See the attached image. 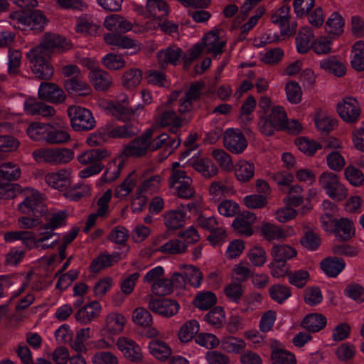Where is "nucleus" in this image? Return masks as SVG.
Instances as JSON below:
<instances>
[{
	"mask_svg": "<svg viewBox=\"0 0 364 364\" xmlns=\"http://www.w3.org/2000/svg\"><path fill=\"white\" fill-rule=\"evenodd\" d=\"M65 40L55 34H46L40 45L33 48L26 56L31 64V69L36 77L49 80L53 75V68L48 59L52 52L63 49Z\"/></svg>",
	"mask_w": 364,
	"mask_h": 364,
	"instance_id": "f257e3e1",
	"label": "nucleus"
},
{
	"mask_svg": "<svg viewBox=\"0 0 364 364\" xmlns=\"http://www.w3.org/2000/svg\"><path fill=\"white\" fill-rule=\"evenodd\" d=\"M318 184L325 191L326 194L333 200L343 201L348 195V188L336 173L323 172L318 177Z\"/></svg>",
	"mask_w": 364,
	"mask_h": 364,
	"instance_id": "f03ea898",
	"label": "nucleus"
},
{
	"mask_svg": "<svg viewBox=\"0 0 364 364\" xmlns=\"http://www.w3.org/2000/svg\"><path fill=\"white\" fill-rule=\"evenodd\" d=\"M168 183L176 195L184 199L192 198L195 195L193 179L186 171H174L171 173Z\"/></svg>",
	"mask_w": 364,
	"mask_h": 364,
	"instance_id": "7ed1b4c3",
	"label": "nucleus"
},
{
	"mask_svg": "<svg viewBox=\"0 0 364 364\" xmlns=\"http://www.w3.org/2000/svg\"><path fill=\"white\" fill-rule=\"evenodd\" d=\"M23 200L18 205V210L26 215H42L46 210L41 195L33 188H26L23 192Z\"/></svg>",
	"mask_w": 364,
	"mask_h": 364,
	"instance_id": "20e7f679",
	"label": "nucleus"
},
{
	"mask_svg": "<svg viewBox=\"0 0 364 364\" xmlns=\"http://www.w3.org/2000/svg\"><path fill=\"white\" fill-rule=\"evenodd\" d=\"M71 126L75 131L90 130L95 126L96 122L91 112L78 107L71 106L68 109Z\"/></svg>",
	"mask_w": 364,
	"mask_h": 364,
	"instance_id": "39448f33",
	"label": "nucleus"
},
{
	"mask_svg": "<svg viewBox=\"0 0 364 364\" xmlns=\"http://www.w3.org/2000/svg\"><path fill=\"white\" fill-rule=\"evenodd\" d=\"M103 25L107 30L118 33H127L133 29L134 33H141L151 28L149 23L141 26H134L129 21L118 14L107 16L105 18Z\"/></svg>",
	"mask_w": 364,
	"mask_h": 364,
	"instance_id": "423d86ee",
	"label": "nucleus"
},
{
	"mask_svg": "<svg viewBox=\"0 0 364 364\" xmlns=\"http://www.w3.org/2000/svg\"><path fill=\"white\" fill-rule=\"evenodd\" d=\"M134 9L144 17L157 22L161 21L170 12L168 5L164 0H147L145 7L135 5Z\"/></svg>",
	"mask_w": 364,
	"mask_h": 364,
	"instance_id": "0eeeda50",
	"label": "nucleus"
},
{
	"mask_svg": "<svg viewBox=\"0 0 364 364\" xmlns=\"http://www.w3.org/2000/svg\"><path fill=\"white\" fill-rule=\"evenodd\" d=\"M336 111L340 117L346 123H356L360 118L361 109L357 100L346 97L338 102Z\"/></svg>",
	"mask_w": 364,
	"mask_h": 364,
	"instance_id": "6e6552de",
	"label": "nucleus"
},
{
	"mask_svg": "<svg viewBox=\"0 0 364 364\" xmlns=\"http://www.w3.org/2000/svg\"><path fill=\"white\" fill-rule=\"evenodd\" d=\"M184 168L191 166L196 171L205 178H211L218 173V168L213 164L211 160L202 158L200 153H196L191 158L188 159L182 166Z\"/></svg>",
	"mask_w": 364,
	"mask_h": 364,
	"instance_id": "1a4fd4ad",
	"label": "nucleus"
},
{
	"mask_svg": "<svg viewBox=\"0 0 364 364\" xmlns=\"http://www.w3.org/2000/svg\"><path fill=\"white\" fill-rule=\"evenodd\" d=\"M146 134H149V146L150 151H154L159 149H163L169 155L173 153L181 144L179 138H171L166 133H161L155 138L151 137V130L146 131Z\"/></svg>",
	"mask_w": 364,
	"mask_h": 364,
	"instance_id": "9d476101",
	"label": "nucleus"
},
{
	"mask_svg": "<svg viewBox=\"0 0 364 364\" xmlns=\"http://www.w3.org/2000/svg\"><path fill=\"white\" fill-rule=\"evenodd\" d=\"M197 222L200 228L211 232L208 237V240L213 245H215L225 239L226 231L222 228H218V222L215 217L200 215L198 218Z\"/></svg>",
	"mask_w": 364,
	"mask_h": 364,
	"instance_id": "9b49d317",
	"label": "nucleus"
},
{
	"mask_svg": "<svg viewBox=\"0 0 364 364\" xmlns=\"http://www.w3.org/2000/svg\"><path fill=\"white\" fill-rule=\"evenodd\" d=\"M289 11L290 7L284 5L275 11L271 18L272 23L279 25L281 33L288 36H293L296 33L297 26L295 22H289Z\"/></svg>",
	"mask_w": 364,
	"mask_h": 364,
	"instance_id": "f8f14e48",
	"label": "nucleus"
},
{
	"mask_svg": "<svg viewBox=\"0 0 364 364\" xmlns=\"http://www.w3.org/2000/svg\"><path fill=\"white\" fill-rule=\"evenodd\" d=\"M73 170L70 168H64L55 172H50L45 176L46 183L50 187L64 191L67 189L72 183Z\"/></svg>",
	"mask_w": 364,
	"mask_h": 364,
	"instance_id": "ddd939ff",
	"label": "nucleus"
},
{
	"mask_svg": "<svg viewBox=\"0 0 364 364\" xmlns=\"http://www.w3.org/2000/svg\"><path fill=\"white\" fill-rule=\"evenodd\" d=\"M116 345L119 350H120L124 356L129 360L134 363H139L142 360L143 354L140 346L132 339L121 336L119 337Z\"/></svg>",
	"mask_w": 364,
	"mask_h": 364,
	"instance_id": "4468645a",
	"label": "nucleus"
},
{
	"mask_svg": "<svg viewBox=\"0 0 364 364\" xmlns=\"http://www.w3.org/2000/svg\"><path fill=\"white\" fill-rule=\"evenodd\" d=\"M223 141L226 149L235 154L242 153L247 146V141L239 129H228Z\"/></svg>",
	"mask_w": 364,
	"mask_h": 364,
	"instance_id": "2eb2a0df",
	"label": "nucleus"
},
{
	"mask_svg": "<svg viewBox=\"0 0 364 364\" xmlns=\"http://www.w3.org/2000/svg\"><path fill=\"white\" fill-rule=\"evenodd\" d=\"M222 31L218 29L210 31L203 38V44L206 52L214 56L220 55L226 44V40L222 36Z\"/></svg>",
	"mask_w": 364,
	"mask_h": 364,
	"instance_id": "dca6fc26",
	"label": "nucleus"
},
{
	"mask_svg": "<svg viewBox=\"0 0 364 364\" xmlns=\"http://www.w3.org/2000/svg\"><path fill=\"white\" fill-rule=\"evenodd\" d=\"M148 307L154 313L171 317L178 311L179 304L176 301L168 299H151Z\"/></svg>",
	"mask_w": 364,
	"mask_h": 364,
	"instance_id": "f3484780",
	"label": "nucleus"
},
{
	"mask_svg": "<svg viewBox=\"0 0 364 364\" xmlns=\"http://www.w3.org/2000/svg\"><path fill=\"white\" fill-rule=\"evenodd\" d=\"M149 151V134L146 132L124 146L122 154L127 157H140Z\"/></svg>",
	"mask_w": 364,
	"mask_h": 364,
	"instance_id": "a211bd4d",
	"label": "nucleus"
},
{
	"mask_svg": "<svg viewBox=\"0 0 364 364\" xmlns=\"http://www.w3.org/2000/svg\"><path fill=\"white\" fill-rule=\"evenodd\" d=\"M51 229L47 225L41 226L38 230V237L31 240V242L38 248L48 249L55 246L59 241V236L53 232Z\"/></svg>",
	"mask_w": 364,
	"mask_h": 364,
	"instance_id": "6ab92c4d",
	"label": "nucleus"
},
{
	"mask_svg": "<svg viewBox=\"0 0 364 364\" xmlns=\"http://www.w3.org/2000/svg\"><path fill=\"white\" fill-rule=\"evenodd\" d=\"M102 307L97 301H92L81 307L75 314L77 321L82 324H88L97 318L102 312Z\"/></svg>",
	"mask_w": 364,
	"mask_h": 364,
	"instance_id": "aec40b11",
	"label": "nucleus"
},
{
	"mask_svg": "<svg viewBox=\"0 0 364 364\" xmlns=\"http://www.w3.org/2000/svg\"><path fill=\"white\" fill-rule=\"evenodd\" d=\"M39 98L53 103L63 102L65 99L63 90L58 85L50 82H42L38 88Z\"/></svg>",
	"mask_w": 364,
	"mask_h": 364,
	"instance_id": "412c9836",
	"label": "nucleus"
},
{
	"mask_svg": "<svg viewBox=\"0 0 364 364\" xmlns=\"http://www.w3.org/2000/svg\"><path fill=\"white\" fill-rule=\"evenodd\" d=\"M126 323V318L120 313L111 312L105 318L102 331L105 335L115 336L122 333Z\"/></svg>",
	"mask_w": 364,
	"mask_h": 364,
	"instance_id": "4be33fe9",
	"label": "nucleus"
},
{
	"mask_svg": "<svg viewBox=\"0 0 364 364\" xmlns=\"http://www.w3.org/2000/svg\"><path fill=\"white\" fill-rule=\"evenodd\" d=\"M272 364H296L295 355L284 348L281 343L274 341L272 343Z\"/></svg>",
	"mask_w": 364,
	"mask_h": 364,
	"instance_id": "5701e85b",
	"label": "nucleus"
},
{
	"mask_svg": "<svg viewBox=\"0 0 364 364\" xmlns=\"http://www.w3.org/2000/svg\"><path fill=\"white\" fill-rule=\"evenodd\" d=\"M105 42L109 46H114L122 49L133 48L135 50L141 49L140 44L138 41L127 36L116 33H106L104 36Z\"/></svg>",
	"mask_w": 364,
	"mask_h": 364,
	"instance_id": "b1692460",
	"label": "nucleus"
},
{
	"mask_svg": "<svg viewBox=\"0 0 364 364\" xmlns=\"http://www.w3.org/2000/svg\"><path fill=\"white\" fill-rule=\"evenodd\" d=\"M181 58L183 59L182 50L175 46L161 49L157 53V60L161 67L168 64L176 65Z\"/></svg>",
	"mask_w": 364,
	"mask_h": 364,
	"instance_id": "393cba45",
	"label": "nucleus"
},
{
	"mask_svg": "<svg viewBox=\"0 0 364 364\" xmlns=\"http://www.w3.org/2000/svg\"><path fill=\"white\" fill-rule=\"evenodd\" d=\"M319 67L325 72L331 73L336 77L344 76L347 70L346 64L336 56H330L322 59L319 62Z\"/></svg>",
	"mask_w": 364,
	"mask_h": 364,
	"instance_id": "a878e982",
	"label": "nucleus"
},
{
	"mask_svg": "<svg viewBox=\"0 0 364 364\" xmlns=\"http://www.w3.org/2000/svg\"><path fill=\"white\" fill-rule=\"evenodd\" d=\"M97 105L108 114L114 116L123 122L127 121V108L119 102L102 98L97 101Z\"/></svg>",
	"mask_w": 364,
	"mask_h": 364,
	"instance_id": "bb28decb",
	"label": "nucleus"
},
{
	"mask_svg": "<svg viewBox=\"0 0 364 364\" xmlns=\"http://www.w3.org/2000/svg\"><path fill=\"white\" fill-rule=\"evenodd\" d=\"M186 214L187 208L181 205L176 210H170L164 215V224L168 229H177L183 225Z\"/></svg>",
	"mask_w": 364,
	"mask_h": 364,
	"instance_id": "cd10ccee",
	"label": "nucleus"
},
{
	"mask_svg": "<svg viewBox=\"0 0 364 364\" xmlns=\"http://www.w3.org/2000/svg\"><path fill=\"white\" fill-rule=\"evenodd\" d=\"M23 107L26 113L31 115L39 114L43 117H50L55 114L53 107L39 102L33 98L26 99Z\"/></svg>",
	"mask_w": 364,
	"mask_h": 364,
	"instance_id": "c85d7f7f",
	"label": "nucleus"
},
{
	"mask_svg": "<svg viewBox=\"0 0 364 364\" xmlns=\"http://www.w3.org/2000/svg\"><path fill=\"white\" fill-rule=\"evenodd\" d=\"M156 123L162 127H169L170 131L176 134L182 126V119L170 109L163 111L156 119Z\"/></svg>",
	"mask_w": 364,
	"mask_h": 364,
	"instance_id": "c756f323",
	"label": "nucleus"
},
{
	"mask_svg": "<svg viewBox=\"0 0 364 364\" xmlns=\"http://www.w3.org/2000/svg\"><path fill=\"white\" fill-rule=\"evenodd\" d=\"M105 132L107 136L113 138H129L136 135L139 129L129 124L122 126H112L110 124L105 125Z\"/></svg>",
	"mask_w": 364,
	"mask_h": 364,
	"instance_id": "7c9ffc66",
	"label": "nucleus"
},
{
	"mask_svg": "<svg viewBox=\"0 0 364 364\" xmlns=\"http://www.w3.org/2000/svg\"><path fill=\"white\" fill-rule=\"evenodd\" d=\"M88 78L95 88L100 91L107 90L112 83V77L100 69L92 70L88 75Z\"/></svg>",
	"mask_w": 364,
	"mask_h": 364,
	"instance_id": "2f4dec72",
	"label": "nucleus"
},
{
	"mask_svg": "<svg viewBox=\"0 0 364 364\" xmlns=\"http://www.w3.org/2000/svg\"><path fill=\"white\" fill-rule=\"evenodd\" d=\"M355 228L352 220L346 218L336 220L333 232L340 240H348L355 235Z\"/></svg>",
	"mask_w": 364,
	"mask_h": 364,
	"instance_id": "473e14b6",
	"label": "nucleus"
},
{
	"mask_svg": "<svg viewBox=\"0 0 364 364\" xmlns=\"http://www.w3.org/2000/svg\"><path fill=\"white\" fill-rule=\"evenodd\" d=\"M327 323L326 318L321 314L306 315L301 321V326L309 332L316 333L322 330Z\"/></svg>",
	"mask_w": 364,
	"mask_h": 364,
	"instance_id": "72a5a7b5",
	"label": "nucleus"
},
{
	"mask_svg": "<svg viewBox=\"0 0 364 364\" xmlns=\"http://www.w3.org/2000/svg\"><path fill=\"white\" fill-rule=\"evenodd\" d=\"M108 155V151L106 149H90L78 155L77 161L82 165L91 166L95 164H102L100 161L107 158Z\"/></svg>",
	"mask_w": 364,
	"mask_h": 364,
	"instance_id": "f704fd0d",
	"label": "nucleus"
},
{
	"mask_svg": "<svg viewBox=\"0 0 364 364\" xmlns=\"http://www.w3.org/2000/svg\"><path fill=\"white\" fill-rule=\"evenodd\" d=\"M250 0H245L241 6L240 11L233 21L235 28H240L242 34L248 33L250 30Z\"/></svg>",
	"mask_w": 364,
	"mask_h": 364,
	"instance_id": "c9c22d12",
	"label": "nucleus"
},
{
	"mask_svg": "<svg viewBox=\"0 0 364 364\" xmlns=\"http://www.w3.org/2000/svg\"><path fill=\"white\" fill-rule=\"evenodd\" d=\"M149 353L156 359L166 360L172 354V349L170 346L164 341L154 339L149 343Z\"/></svg>",
	"mask_w": 364,
	"mask_h": 364,
	"instance_id": "e433bc0d",
	"label": "nucleus"
},
{
	"mask_svg": "<svg viewBox=\"0 0 364 364\" xmlns=\"http://www.w3.org/2000/svg\"><path fill=\"white\" fill-rule=\"evenodd\" d=\"M345 267L344 260L337 257H328L321 262L322 270L330 277H336L344 269Z\"/></svg>",
	"mask_w": 364,
	"mask_h": 364,
	"instance_id": "4c0bfd02",
	"label": "nucleus"
},
{
	"mask_svg": "<svg viewBox=\"0 0 364 364\" xmlns=\"http://www.w3.org/2000/svg\"><path fill=\"white\" fill-rule=\"evenodd\" d=\"M314 34L311 28L305 27L298 33L296 38V46L297 51L301 54H305L311 50V42Z\"/></svg>",
	"mask_w": 364,
	"mask_h": 364,
	"instance_id": "58836bf2",
	"label": "nucleus"
},
{
	"mask_svg": "<svg viewBox=\"0 0 364 364\" xmlns=\"http://www.w3.org/2000/svg\"><path fill=\"white\" fill-rule=\"evenodd\" d=\"M188 283L193 287L198 288L200 286L203 279V274L200 269L191 264H182L178 266Z\"/></svg>",
	"mask_w": 364,
	"mask_h": 364,
	"instance_id": "ea45409f",
	"label": "nucleus"
},
{
	"mask_svg": "<svg viewBox=\"0 0 364 364\" xmlns=\"http://www.w3.org/2000/svg\"><path fill=\"white\" fill-rule=\"evenodd\" d=\"M123 167L124 161L121 157L112 160L107 165L105 171L101 177L102 181L106 183L114 181L119 177Z\"/></svg>",
	"mask_w": 364,
	"mask_h": 364,
	"instance_id": "a19ab883",
	"label": "nucleus"
},
{
	"mask_svg": "<svg viewBox=\"0 0 364 364\" xmlns=\"http://www.w3.org/2000/svg\"><path fill=\"white\" fill-rule=\"evenodd\" d=\"M65 89L70 94L82 96L87 95L92 91L91 87L85 82L75 77L70 78L65 82Z\"/></svg>",
	"mask_w": 364,
	"mask_h": 364,
	"instance_id": "79ce46f5",
	"label": "nucleus"
},
{
	"mask_svg": "<svg viewBox=\"0 0 364 364\" xmlns=\"http://www.w3.org/2000/svg\"><path fill=\"white\" fill-rule=\"evenodd\" d=\"M350 65L357 71L364 70V42L358 41L351 50Z\"/></svg>",
	"mask_w": 364,
	"mask_h": 364,
	"instance_id": "37998d69",
	"label": "nucleus"
},
{
	"mask_svg": "<svg viewBox=\"0 0 364 364\" xmlns=\"http://www.w3.org/2000/svg\"><path fill=\"white\" fill-rule=\"evenodd\" d=\"M129 238V231L123 226H117L114 228L109 232L108 239L112 242L122 245V250L124 253L129 252V247L126 243Z\"/></svg>",
	"mask_w": 364,
	"mask_h": 364,
	"instance_id": "c03bdc74",
	"label": "nucleus"
},
{
	"mask_svg": "<svg viewBox=\"0 0 364 364\" xmlns=\"http://www.w3.org/2000/svg\"><path fill=\"white\" fill-rule=\"evenodd\" d=\"M48 129H50V124L33 122L28 127L26 132L31 139L46 142Z\"/></svg>",
	"mask_w": 364,
	"mask_h": 364,
	"instance_id": "a18cd8bd",
	"label": "nucleus"
},
{
	"mask_svg": "<svg viewBox=\"0 0 364 364\" xmlns=\"http://www.w3.org/2000/svg\"><path fill=\"white\" fill-rule=\"evenodd\" d=\"M75 31L85 36H95L97 33L98 26L92 22L90 16L83 15L77 18Z\"/></svg>",
	"mask_w": 364,
	"mask_h": 364,
	"instance_id": "49530a36",
	"label": "nucleus"
},
{
	"mask_svg": "<svg viewBox=\"0 0 364 364\" xmlns=\"http://www.w3.org/2000/svg\"><path fill=\"white\" fill-rule=\"evenodd\" d=\"M333 41L327 36H321L311 42V50L318 55H328L332 51Z\"/></svg>",
	"mask_w": 364,
	"mask_h": 364,
	"instance_id": "de8ad7c7",
	"label": "nucleus"
},
{
	"mask_svg": "<svg viewBox=\"0 0 364 364\" xmlns=\"http://www.w3.org/2000/svg\"><path fill=\"white\" fill-rule=\"evenodd\" d=\"M138 173L132 171L125 180L114 190V196L117 198H123L128 196L134 189L136 183Z\"/></svg>",
	"mask_w": 364,
	"mask_h": 364,
	"instance_id": "09e8293b",
	"label": "nucleus"
},
{
	"mask_svg": "<svg viewBox=\"0 0 364 364\" xmlns=\"http://www.w3.org/2000/svg\"><path fill=\"white\" fill-rule=\"evenodd\" d=\"M217 302V297L212 291H200L194 299V305L200 310H208Z\"/></svg>",
	"mask_w": 364,
	"mask_h": 364,
	"instance_id": "8fccbe9b",
	"label": "nucleus"
},
{
	"mask_svg": "<svg viewBox=\"0 0 364 364\" xmlns=\"http://www.w3.org/2000/svg\"><path fill=\"white\" fill-rule=\"evenodd\" d=\"M141 80V70L138 68H131L124 73L122 84L127 89H133L140 84Z\"/></svg>",
	"mask_w": 364,
	"mask_h": 364,
	"instance_id": "3c124183",
	"label": "nucleus"
},
{
	"mask_svg": "<svg viewBox=\"0 0 364 364\" xmlns=\"http://www.w3.org/2000/svg\"><path fill=\"white\" fill-rule=\"evenodd\" d=\"M161 182V178L159 175H154L144 179L141 185L137 187V194L146 195L156 192L160 188Z\"/></svg>",
	"mask_w": 364,
	"mask_h": 364,
	"instance_id": "603ef678",
	"label": "nucleus"
},
{
	"mask_svg": "<svg viewBox=\"0 0 364 364\" xmlns=\"http://www.w3.org/2000/svg\"><path fill=\"white\" fill-rule=\"evenodd\" d=\"M297 255L296 250L287 245H276L272 249V255L274 259L286 262L294 257Z\"/></svg>",
	"mask_w": 364,
	"mask_h": 364,
	"instance_id": "864d4df0",
	"label": "nucleus"
},
{
	"mask_svg": "<svg viewBox=\"0 0 364 364\" xmlns=\"http://www.w3.org/2000/svg\"><path fill=\"white\" fill-rule=\"evenodd\" d=\"M200 329V325L196 320H190L186 322L181 328L178 332V338L181 342H188L191 341Z\"/></svg>",
	"mask_w": 364,
	"mask_h": 364,
	"instance_id": "5fc2aeb1",
	"label": "nucleus"
},
{
	"mask_svg": "<svg viewBox=\"0 0 364 364\" xmlns=\"http://www.w3.org/2000/svg\"><path fill=\"white\" fill-rule=\"evenodd\" d=\"M295 144L298 149L307 156L314 155L316 151L322 148V145L307 137H299L295 140Z\"/></svg>",
	"mask_w": 364,
	"mask_h": 364,
	"instance_id": "6e6d98bb",
	"label": "nucleus"
},
{
	"mask_svg": "<svg viewBox=\"0 0 364 364\" xmlns=\"http://www.w3.org/2000/svg\"><path fill=\"white\" fill-rule=\"evenodd\" d=\"M46 142L50 144L67 143L70 140V135L68 132L63 129H57L50 124V129H48Z\"/></svg>",
	"mask_w": 364,
	"mask_h": 364,
	"instance_id": "4d7b16f0",
	"label": "nucleus"
},
{
	"mask_svg": "<svg viewBox=\"0 0 364 364\" xmlns=\"http://www.w3.org/2000/svg\"><path fill=\"white\" fill-rule=\"evenodd\" d=\"M209 193L212 200L218 201L232 193V188L225 181H213L210 186Z\"/></svg>",
	"mask_w": 364,
	"mask_h": 364,
	"instance_id": "13d9d810",
	"label": "nucleus"
},
{
	"mask_svg": "<svg viewBox=\"0 0 364 364\" xmlns=\"http://www.w3.org/2000/svg\"><path fill=\"white\" fill-rule=\"evenodd\" d=\"M21 176L20 168L14 164L8 162L0 165V181H6L18 179Z\"/></svg>",
	"mask_w": 364,
	"mask_h": 364,
	"instance_id": "bf43d9fd",
	"label": "nucleus"
},
{
	"mask_svg": "<svg viewBox=\"0 0 364 364\" xmlns=\"http://www.w3.org/2000/svg\"><path fill=\"white\" fill-rule=\"evenodd\" d=\"M304 189L299 184L291 186L288 191L287 195L284 198L285 205H291L294 207L300 205L304 201L302 193Z\"/></svg>",
	"mask_w": 364,
	"mask_h": 364,
	"instance_id": "052dcab7",
	"label": "nucleus"
},
{
	"mask_svg": "<svg viewBox=\"0 0 364 364\" xmlns=\"http://www.w3.org/2000/svg\"><path fill=\"white\" fill-rule=\"evenodd\" d=\"M188 246L184 242L178 239H173L161 245L158 248V251L166 254L175 255L182 254L186 252Z\"/></svg>",
	"mask_w": 364,
	"mask_h": 364,
	"instance_id": "680f3d73",
	"label": "nucleus"
},
{
	"mask_svg": "<svg viewBox=\"0 0 364 364\" xmlns=\"http://www.w3.org/2000/svg\"><path fill=\"white\" fill-rule=\"evenodd\" d=\"M232 225L238 233L250 235V212H246L237 216L232 221Z\"/></svg>",
	"mask_w": 364,
	"mask_h": 364,
	"instance_id": "e2e57ef3",
	"label": "nucleus"
},
{
	"mask_svg": "<svg viewBox=\"0 0 364 364\" xmlns=\"http://www.w3.org/2000/svg\"><path fill=\"white\" fill-rule=\"evenodd\" d=\"M343 26L344 21L342 16L336 12L331 14L326 23L327 32L333 35L341 34L343 31Z\"/></svg>",
	"mask_w": 364,
	"mask_h": 364,
	"instance_id": "0e129e2a",
	"label": "nucleus"
},
{
	"mask_svg": "<svg viewBox=\"0 0 364 364\" xmlns=\"http://www.w3.org/2000/svg\"><path fill=\"white\" fill-rule=\"evenodd\" d=\"M269 293L272 299L279 304H282L291 295L289 287L282 284L272 286L269 289Z\"/></svg>",
	"mask_w": 364,
	"mask_h": 364,
	"instance_id": "69168bd1",
	"label": "nucleus"
},
{
	"mask_svg": "<svg viewBox=\"0 0 364 364\" xmlns=\"http://www.w3.org/2000/svg\"><path fill=\"white\" fill-rule=\"evenodd\" d=\"M132 321L134 324L149 327L153 322L150 312L144 307H137L133 311Z\"/></svg>",
	"mask_w": 364,
	"mask_h": 364,
	"instance_id": "338daca9",
	"label": "nucleus"
},
{
	"mask_svg": "<svg viewBox=\"0 0 364 364\" xmlns=\"http://www.w3.org/2000/svg\"><path fill=\"white\" fill-rule=\"evenodd\" d=\"M287 100L291 104H299L302 99L301 87L296 81H289L285 87Z\"/></svg>",
	"mask_w": 364,
	"mask_h": 364,
	"instance_id": "774afa93",
	"label": "nucleus"
}]
</instances>
